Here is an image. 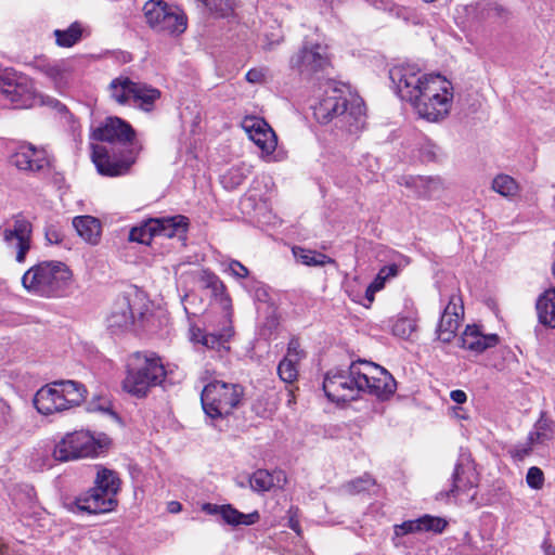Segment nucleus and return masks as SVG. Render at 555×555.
Returning a JSON list of instances; mask_svg holds the SVG:
<instances>
[{"instance_id": "12", "label": "nucleus", "mask_w": 555, "mask_h": 555, "mask_svg": "<svg viewBox=\"0 0 555 555\" xmlns=\"http://www.w3.org/2000/svg\"><path fill=\"white\" fill-rule=\"evenodd\" d=\"M479 475L475 462L468 453H461L451 476V486L436 494L437 501L457 499L462 495H469L470 491L477 488Z\"/></svg>"}, {"instance_id": "50", "label": "nucleus", "mask_w": 555, "mask_h": 555, "mask_svg": "<svg viewBox=\"0 0 555 555\" xmlns=\"http://www.w3.org/2000/svg\"><path fill=\"white\" fill-rule=\"evenodd\" d=\"M413 331V326L410 320L401 319L398 320L392 327V333L396 336L408 337Z\"/></svg>"}, {"instance_id": "20", "label": "nucleus", "mask_w": 555, "mask_h": 555, "mask_svg": "<svg viewBox=\"0 0 555 555\" xmlns=\"http://www.w3.org/2000/svg\"><path fill=\"white\" fill-rule=\"evenodd\" d=\"M34 405L43 415H50L65 410L60 390L55 382L40 388L34 398Z\"/></svg>"}, {"instance_id": "49", "label": "nucleus", "mask_w": 555, "mask_h": 555, "mask_svg": "<svg viewBox=\"0 0 555 555\" xmlns=\"http://www.w3.org/2000/svg\"><path fill=\"white\" fill-rule=\"evenodd\" d=\"M421 531V522L420 518L416 520H408L402 522L401 525H397L395 527L396 535H404L411 532Z\"/></svg>"}, {"instance_id": "62", "label": "nucleus", "mask_w": 555, "mask_h": 555, "mask_svg": "<svg viewBox=\"0 0 555 555\" xmlns=\"http://www.w3.org/2000/svg\"><path fill=\"white\" fill-rule=\"evenodd\" d=\"M548 427L547 421L542 417L537 422L535 429L546 431Z\"/></svg>"}, {"instance_id": "17", "label": "nucleus", "mask_w": 555, "mask_h": 555, "mask_svg": "<svg viewBox=\"0 0 555 555\" xmlns=\"http://www.w3.org/2000/svg\"><path fill=\"white\" fill-rule=\"evenodd\" d=\"M134 137L135 131L131 125L119 117H107L103 125L93 131L95 140L121 145H132Z\"/></svg>"}, {"instance_id": "63", "label": "nucleus", "mask_w": 555, "mask_h": 555, "mask_svg": "<svg viewBox=\"0 0 555 555\" xmlns=\"http://www.w3.org/2000/svg\"><path fill=\"white\" fill-rule=\"evenodd\" d=\"M543 550L544 555H555V548L551 544H548L547 541H544Z\"/></svg>"}, {"instance_id": "9", "label": "nucleus", "mask_w": 555, "mask_h": 555, "mask_svg": "<svg viewBox=\"0 0 555 555\" xmlns=\"http://www.w3.org/2000/svg\"><path fill=\"white\" fill-rule=\"evenodd\" d=\"M0 94L13 108H30L37 103L31 79L10 68L0 72Z\"/></svg>"}, {"instance_id": "52", "label": "nucleus", "mask_w": 555, "mask_h": 555, "mask_svg": "<svg viewBox=\"0 0 555 555\" xmlns=\"http://www.w3.org/2000/svg\"><path fill=\"white\" fill-rule=\"evenodd\" d=\"M46 240L50 244H60L63 242V233L55 227V225H49L46 228Z\"/></svg>"}, {"instance_id": "35", "label": "nucleus", "mask_w": 555, "mask_h": 555, "mask_svg": "<svg viewBox=\"0 0 555 555\" xmlns=\"http://www.w3.org/2000/svg\"><path fill=\"white\" fill-rule=\"evenodd\" d=\"M459 325V318L442 313L437 327L438 339L443 343H450L455 337Z\"/></svg>"}, {"instance_id": "42", "label": "nucleus", "mask_w": 555, "mask_h": 555, "mask_svg": "<svg viewBox=\"0 0 555 555\" xmlns=\"http://www.w3.org/2000/svg\"><path fill=\"white\" fill-rule=\"evenodd\" d=\"M374 483L375 480L370 475L365 474L357 479L349 481L345 488L349 493L356 494L369 490L372 486H374Z\"/></svg>"}, {"instance_id": "55", "label": "nucleus", "mask_w": 555, "mask_h": 555, "mask_svg": "<svg viewBox=\"0 0 555 555\" xmlns=\"http://www.w3.org/2000/svg\"><path fill=\"white\" fill-rule=\"evenodd\" d=\"M289 517H288V527L294 530L297 534L301 533V527L299 524V520L296 516V512H293V509H289Z\"/></svg>"}, {"instance_id": "40", "label": "nucleus", "mask_w": 555, "mask_h": 555, "mask_svg": "<svg viewBox=\"0 0 555 555\" xmlns=\"http://www.w3.org/2000/svg\"><path fill=\"white\" fill-rule=\"evenodd\" d=\"M297 361L291 360V358H283L278 365V374L280 378L291 384L297 379L298 370H297Z\"/></svg>"}, {"instance_id": "15", "label": "nucleus", "mask_w": 555, "mask_h": 555, "mask_svg": "<svg viewBox=\"0 0 555 555\" xmlns=\"http://www.w3.org/2000/svg\"><path fill=\"white\" fill-rule=\"evenodd\" d=\"M31 232V223L21 216L14 218L12 228H7L1 231L7 245L16 249L15 260L18 263H23L26 260V255L30 249Z\"/></svg>"}, {"instance_id": "60", "label": "nucleus", "mask_w": 555, "mask_h": 555, "mask_svg": "<svg viewBox=\"0 0 555 555\" xmlns=\"http://www.w3.org/2000/svg\"><path fill=\"white\" fill-rule=\"evenodd\" d=\"M385 280H380L379 279V275L377 274L376 279L369 285V287H371L372 289H374L375 292L382 289L384 287V284H385Z\"/></svg>"}, {"instance_id": "58", "label": "nucleus", "mask_w": 555, "mask_h": 555, "mask_svg": "<svg viewBox=\"0 0 555 555\" xmlns=\"http://www.w3.org/2000/svg\"><path fill=\"white\" fill-rule=\"evenodd\" d=\"M201 336H206V333L199 328L192 330L191 339L193 343L203 345V339Z\"/></svg>"}, {"instance_id": "10", "label": "nucleus", "mask_w": 555, "mask_h": 555, "mask_svg": "<svg viewBox=\"0 0 555 555\" xmlns=\"http://www.w3.org/2000/svg\"><path fill=\"white\" fill-rule=\"evenodd\" d=\"M101 448V443L89 431L77 430L66 434L62 440L55 444L53 456L55 461L59 462L93 457L98 455Z\"/></svg>"}, {"instance_id": "3", "label": "nucleus", "mask_w": 555, "mask_h": 555, "mask_svg": "<svg viewBox=\"0 0 555 555\" xmlns=\"http://www.w3.org/2000/svg\"><path fill=\"white\" fill-rule=\"evenodd\" d=\"M73 272L67 264L56 260L40 261L22 276L23 287L31 295L43 298H61L67 294Z\"/></svg>"}, {"instance_id": "8", "label": "nucleus", "mask_w": 555, "mask_h": 555, "mask_svg": "<svg viewBox=\"0 0 555 555\" xmlns=\"http://www.w3.org/2000/svg\"><path fill=\"white\" fill-rule=\"evenodd\" d=\"M289 67L304 79H320L331 67L327 48L320 43L304 44L289 59Z\"/></svg>"}, {"instance_id": "33", "label": "nucleus", "mask_w": 555, "mask_h": 555, "mask_svg": "<svg viewBox=\"0 0 555 555\" xmlns=\"http://www.w3.org/2000/svg\"><path fill=\"white\" fill-rule=\"evenodd\" d=\"M293 255L297 261L309 267H323L333 263L334 260L325 254L306 249L304 247H293Z\"/></svg>"}, {"instance_id": "64", "label": "nucleus", "mask_w": 555, "mask_h": 555, "mask_svg": "<svg viewBox=\"0 0 555 555\" xmlns=\"http://www.w3.org/2000/svg\"><path fill=\"white\" fill-rule=\"evenodd\" d=\"M0 555H9V547L1 539H0Z\"/></svg>"}, {"instance_id": "59", "label": "nucleus", "mask_w": 555, "mask_h": 555, "mask_svg": "<svg viewBox=\"0 0 555 555\" xmlns=\"http://www.w3.org/2000/svg\"><path fill=\"white\" fill-rule=\"evenodd\" d=\"M261 78V74L256 69H250L246 74V79L249 82H258Z\"/></svg>"}, {"instance_id": "31", "label": "nucleus", "mask_w": 555, "mask_h": 555, "mask_svg": "<svg viewBox=\"0 0 555 555\" xmlns=\"http://www.w3.org/2000/svg\"><path fill=\"white\" fill-rule=\"evenodd\" d=\"M220 515L227 524L232 525V526L254 525L260 518V515L257 511L249 513V514H244V513H241L240 511H237L236 508L232 507L229 504L221 505Z\"/></svg>"}, {"instance_id": "43", "label": "nucleus", "mask_w": 555, "mask_h": 555, "mask_svg": "<svg viewBox=\"0 0 555 555\" xmlns=\"http://www.w3.org/2000/svg\"><path fill=\"white\" fill-rule=\"evenodd\" d=\"M420 522H421V531H423V530L434 531L437 533L442 532L448 525V522L443 518L434 517L430 515H425V516L421 517Z\"/></svg>"}, {"instance_id": "11", "label": "nucleus", "mask_w": 555, "mask_h": 555, "mask_svg": "<svg viewBox=\"0 0 555 555\" xmlns=\"http://www.w3.org/2000/svg\"><path fill=\"white\" fill-rule=\"evenodd\" d=\"M360 378L362 392L375 396L379 400L389 399L397 389L392 375L380 365L360 359V371H356Z\"/></svg>"}, {"instance_id": "44", "label": "nucleus", "mask_w": 555, "mask_h": 555, "mask_svg": "<svg viewBox=\"0 0 555 555\" xmlns=\"http://www.w3.org/2000/svg\"><path fill=\"white\" fill-rule=\"evenodd\" d=\"M408 262L409 261L406 258L400 256L399 262H392V263L386 264L379 269V271H378L379 279L387 281L390 278L397 276L401 267L408 264Z\"/></svg>"}, {"instance_id": "45", "label": "nucleus", "mask_w": 555, "mask_h": 555, "mask_svg": "<svg viewBox=\"0 0 555 555\" xmlns=\"http://www.w3.org/2000/svg\"><path fill=\"white\" fill-rule=\"evenodd\" d=\"M526 482L531 489H541L544 485L543 472L537 466L530 467L527 472Z\"/></svg>"}, {"instance_id": "32", "label": "nucleus", "mask_w": 555, "mask_h": 555, "mask_svg": "<svg viewBox=\"0 0 555 555\" xmlns=\"http://www.w3.org/2000/svg\"><path fill=\"white\" fill-rule=\"evenodd\" d=\"M281 472L271 474L267 469H257L249 477V486L256 492H267L281 481Z\"/></svg>"}, {"instance_id": "39", "label": "nucleus", "mask_w": 555, "mask_h": 555, "mask_svg": "<svg viewBox=\"0 0 555 555\" xmlns=\"http://www.w3.org/2000/svg\"><path fill=\"white\" fill-rule=\"evenodd\" d=\"M152 218L133 227L129 232V241L149 245L155 234V228L152 227Z\"/></svg>"}, {"instance_id": "6", "label": "nucleus", "mask_w": 555, "mask_h": 555, "mask_svg": "<svg viewBox=\"0 0 555 555\" xmlns=\"http://www.w3.org/2000/svg\"><path fill=\"white\" fill-rule=\"evenodd\" d=\"M356 371H360V359L352 361L347 370L332 369L325 374L322 387L330 401L340 403L358 398L362 386Z\"/></svg>"}, {"instance_id": "24", "label": "nucleus", "mask_w": 555, "mask_h": 555, "mask_svg": "<svg viewBox=\"0 0 555 555\" xmlns=\"http://www.w3.org/2000/svg\"><path fill=\"white\" fill-rule=\"evenodd\" d=\"M162 92L144 82H137L132 102L134 107L151 113L155 109L156 102L160 99Z\"/></svg>"}, {"instance_id": "61", "label": "nucleus", "mask_w": 555, "mask_h": 555, "mask_svg": "<svg viewBox=\"0 0 555 555\" xmlns=\"http://www.w3.org/2000/svg\"><path fill=\"white\" fill-rule=\"evenodd\" d=\"M181 507H182L181 504L177 501H171L168 504V509L170 513H178L181 511Z\"/></svg>"}, {"instance_id": "18", "label": "nucleus", "mask_w": 555, "mask_h": 555, "mask_svg": "<svg viewBox=\"0 0 555 555\" xmlns=\"http://www.w3.org/2000/svg\"><path fill=\"white\" fill-rule=\"evenodd\" d=\"M250 140L267 155L275 151L278 138L271 127L261 118H246L243 122Z\"/></svg>"}, {"instance_id": "19", "label": "nucleus", "mask_w": 555, "mask_h": 555, "mask_svg": "<svg viewBox=\"0 0 555 555\" xmlns=\"http://www.w3.org/2000/svg\"><path fill=\"white\" fill-rule=\"evenodd\" d=\"M500 343L496 334H483L478 325H467L461 336V347L476 354L493 348Z\"/></svg>"}, {"instance_id": "54", "label": "nucleus", "mask_w": 555, "mask_h": 555, "mask_svg": "<svg viewBox=\"0 0 555 555\" xmlns=\"http://www.w3.org/2000/svg\"><path fill=\"white\" fill-rule=\"evenodd\" d=\"M551 439V435L546 431L535 429L534 431L530 433L528 436V441L533 443H544L546 440Z\"/></svg>"}, {"instance_id": "21", "label": "nucleus", "mask_w": 555, "mask_h": 555, "mask_svg": "<svg viewBox=\"0 0 555 555\" xmlns=\"http://www.w3.org/2000/svg\"><path fill=\"white\" fill-rule=\"evenodd\" d=\"M151 224L156 230V236H165L168 238L179 237L180 240H185L189 219L182 215L165 218H152Z\"/></svg>"}, {"instance_id": "13", "label": "nucleus", "mask_w": 555, "mask_h": 555, "mask_svg": "<svg viewBox=\"0 0 555 555\" xmlns=\"http://www.w3.org/2000/svg\"><path fill=\"white\" fill-rule=\"evenodd\" d=\"M137 154L133 147L116 153L103 145H92L91 158L101 176L119 177L130 171Z\"/></svg>"}, {"instance_id": "37", "label": "nucleus", "mask_w": 555, "mask_h": 555, "mask_svg": "<svg viewBox=\"0 0 555 555\" xmlns=\"http://www.w3.org/2000/svg\"><path fill=\"white\" fill-rule=\"evenodd\" d=\"M21 429L12 408L5 402L0 401V431L13 435Z\"/></svg>"}, {"instance_id": "16", "label": "nucleus", "mask_w": 555, "mask_h": 555, "mask_svg": "<svg viewBox=\"0 0 555 555\" xmlns=\"http://www.w3.org/2000/svg\"><path fill=\"white\" fill-rule=\"evenodd\" d=\"M10 163L21 171L33 173L43 171L49 167L46 150L30 143L20 144L11 155Z\"/></svg>"}, {"instance_id": "46", "label": "nucleus", "mask_w": 555, "mask_h": 555, "mask_svg": "<svg viewBox=\"0 0 555 555\" xmlns=\"http://www.w3.org/2000/svg\"><path fill=\"white\" fill-rule=\"evenodd\" d=\"M89 412H104V413H113L111 408V401L104 396H95L88 403Z\"/></svg>"}, {"instance_id": "7", "label": "nucleus", "mask_w": 555, "mask_h": 555, "mask_svg": "<svg viewBox=\"0 0 555 555\" xmlns=\"http://www.w3.org/2000/svg\"><path fill=\"white\" fill-rule=\"evenodd\" d=\"M143 12L149 26L157 33L178 36L186 29L188 17L184 12L163 0L147 1Z\"/></svg>"}, {"instance_id": "23", "label": "nucleus", "mask_w": 555, "mask_h": 555, "mask_svg": "<svg viewBox=\"0 0 555 555\" xmlns=\"http://www.w3.org/2000/svg\"><path fill=\"white\" fill-rule=\"evenodd\" d=\"M77 234L88 244L96 245L101 240L102 227L92 216H77L73 219Z\"/></svg>"}, {"instance_id": "30", "label": "nucleus", "mask_w": 555, "mask_h": 555, "mask_svg": "<svg viewBox=\"0 0 555 555\" xmlns=\"http://www.w3.org/2000/svg\"><path fill=\"white\" fill-rule=\"evenodd\" d=\"M94 485L101 486L102 489L106 490V496H117L120 491L121 480L118 474L106 467H99L94 478Z\"/></svg>"}, {"instance_id": "47", "label": "nucleus", "mask_w": 555, "mask_h": 555, "mask_svg": "<svg viewBox=\"0 0 555 555\" xmlns=\"http://www.w3.org/2000/svg\"><path fill=\"white\" fill-rule=\"evenodd\" d=\"M463 311L464 307L462 299L455 295H452L442 313H448L460 319V317L463 314Z\"/></svg>"}, {"instance_id": "5", "label": "nucleus", "mask_w": 555, "mask_h": 555, "mask_svg": "<svg viewBox=\"0 0 555 555\" xmlns=\"http://www.w3.org/2000/svg\"><path fill=\"white\" fill-rule=\"evenodd\" d=\"M242 397L243 387L241 385L214 380L204 387L201 402L207 416L223 418L240 405Z\"/></svg>"}, {"instance_id": "41", "label": "nucleus", "mask_w": 555, "mask_h": 555, "mask_svg": "<svg viewBox=\"0 0 555 555\" xmlns=\"http://www.w3.org/2000/svg\"><path fill=\"white\" fill-rule=\"evenodd\" d=\"M205 7L212 13L224 17L233 12V0H204Z\"/></svg>"}, {"instance_id": "27", "label": "nucleus", "mask_w": 555, "mask_h": 555, "mask_svg": "<svg viewBox=\"0 0 555 555\" xmlns=\"http://www.w3.org/2000/svg\"><path fill=\"white\" fill-rule=\"evenodd\" d=\"M40 70L54 82L57 89L68 86L73 72L70 65L65 61L42 64Z\"/></svg>"}, {"instance_id": "14", "label": "nucleus", "mask_w": 555, "mask_h": 555, "mask_svg": "<svg viewBox=\"0 0 555 555\" xmlns=\"http://www.w3.org/2000/svg\"><path fill=\"white\" fill-rule=\"evenodd\" d=\"M117 504V496H106V490L94 485L86 493L68 503L67 508L73 513L100 514L114 511Z\"/></svg>"}, {"instance_id": "57", "label": "nucleus", "mask_w": 555, "mask_h": 555, "mask_svg": "<svg viewBox=\"0 0 555 555\" xmlns=\"http://www.w3.org/2000/svg\"><path fill=\"white\" fill-rule=\"evenodd\" d=\"M203 511L206 512L209 515H220L221 512V505L211 504V503H205L203 505Z\"/></svg>"}, {"instance_id": "36", "label": "nucleus", "mask_w": 555, "mask_h": 555, "mask_svg": "<svg viewBox=\"0 0 555 555\" xmlns=\"http://www.w3.org/2000/svg\"><path fill=\"white\" fill-rule=\"evenodd\" d=\"M82 35L81 25L78 22L73 23L67 29L54 30L56 44L64 48H69L76 44Z\"/></svg>"}, {"instance_id": "25", "label": "nucleus", "mask_w": 555, "mask_h": 555, "mask_svg": "<svg viewBox=\"0 0 555 555\" xmlns=\"http://www.w3.org/2000/svg\"><path fill=\"white\" fill-rule=\"evenodd\" d=\"M55 386L65 403V410L79 405L86 399L87 389L81 383L69 379L59 380L55 382Z\"/></svg>"}, {"instance_id": "28", "label": "nucleus", "mask_w": 555, "mask_h": 555, "mask_svg": "<svg viewBox=\"0 0 555 555\" xmlns=\"http://www.w3.org/2000/svg\"><path fill=\"white\" fill-rule=\"evenodd\" d=\"M537 312L540 323L555 328V289H548L539 297Z\"/></svg>"}, {"instance_id": "29", "label": "nucleus", "mask_w": 555, "mask_h": 555, "mask_svg": "<svg viewBox=\"0 0 555 555\" xmlns=\"http://www.w3.org/2000/svg\"><path fill=\"white\" fill-rule=\"evenodd\" d=\"M205 285L210 288L214 296L220 298V304L225 312L228 322H231L232 318V302L230 296L225 293V286L222 281L214 273H207L205 275Z\"/></svg>"}, {"instance_id": "1", "label": "nucleus", "mask_w": 555, "mask_h": 555, "mask_svg": "<svg viewBox=\"0 0 555 555\" xmlns=\"http://www.w3.org/2000/svg\"><path fill=\"white\" fill-rule=\"evenodd\" d=\"M389 78L398 96L409 102L420 117L438 121L449 115L453 86L441 75L423 74L416 65L399 64L389 69Z\"/></svg>"}, {"instance_id": "53", "label": "nucleus", "mask_w": 555, "mask_h": 555, "mask_svg": "<svg viewBox=\"0 0 555 555\" xmlns=\"http://www.w3.org/2000/svg\"><path fill=\"white\" fill-rule=\"evenodd\" d=\"M531 451H532V444L529 441H527L526 444L516 446L509 452H511V455L515 460L522 461L526 456H528L531 453Z\"/></svg>"}, {"instance_id": "51", "label": "nucleus", "mask_w": 555, "mask_h": 555, "mask_svg": "<svg viewBox=\"0 0 555 555\" xmlns=\"http://www.w3.org/2000/svg\"><path fill=\"white\" fill-rule=\"evenodd\" d=\"M229 271L237 279H245L249 274L248 269L237 260H232L229 263Z\"/></svg>"}, {"instance_id": "22", "label": "nucleus", "mask_w": 555, "mask_h": 555, "mask_svg": "<svg viewBox=\"0 0 555 555\" xmlns=\"http://www.w3.org/2000/svg\"><path fill=\"white\" fill-rule=\"evenodd\" d=\"M133 312L127 296L118 297L107 318L108 327L112 331L127 330L133 324Z\"/></svg>"}, {"instance_id": "38", "label": "nucleus", "mask_w": 555, "mask_h": 555, "mask_svg": "<svg viewBox=\"0 0 555 555\" xmlns=\"http://www.w3.org/2000/svg\"><path fill=\"white\" fill-rule=\"evenodd\" d=\"M492 189L504 197H513L519 192L516 180L507 175L496 176L492 181Z\"/></svg>"}, {"instance_id": "48", "label": "nucleus", "mask_w": 555, "mask_h": 555, "mask_svg": "<svg viewBox=\"0 0 555 555\" xmlns=\"http://www.w3.org/2000/svg\"><path fill=\"white\" fill-rule=\"evenodd\" d=\"M305 351L300 348V343L298 338L293 337L287 346V352L284 358H291V360L299 361L305 358Z\"/></svg>"}, {"instance_id": "34", "label": "nucleus", "mask_w": 555, "mask_h": 555, "mask_svg": "<svg viewBox=\"0 0 555 555\" xmlns=\"http://www.w3.org/2000/svg\"><path fill=\"white\" fill-rule=\"evenodd\" d=\"M233 333L234 332L232 326L224 328L220 333H206V336H201V338L203 339V346H205L207 349H212L217 351H228L229 347L227 346V344L233 336Z\"/></svg>"}, {"instance_id": "2", "label": "nucleus", "mask_w": 555, "mask_h": 555, "mask_svg": "<svg viewBox=\"0 0 555 555\" xmlns=\"http://www.w3.org/2000/svg\"><path fill=\"white\" fill-rule=\"evenodd\" d=\"M324 96L314 106L313 115L321 124L336 119V125L349 133H356L364 127V104L359 98H347L344 85L328 80Z\"/></svg>"}, {"instance_id": "56", "label": "nucleus", "mask_w": 555, "mask_h": 555, "mask_svg": "<svg viewBox=\"0 0 555 555\" xmlns=\"http://www.w3.org/2000/svg\"><path fill=\"white\" fill-rule=\"evenodd\" d=\"M450 398L452 399V401H454L459 404H462L467 400L466 393L460 389L452 390L450 393Z\"/></svg>"}, {"instance_id": "26", "label": "nucleus", "mask_w": 555, "mask_h": 555, "mask_svg": "<svg viewBox=\"0 0 555 555\" xmlns=\"http://www.w3.org/2000/svg\"><path fill=\"white\" fill-rule=\"evenodd\" d=\"M135 86L137 81L131 80L127 76H119L111 81L108 91L114 101L125 105L132 101Z\"/></svg>"}, {"instance_id": "4", "label": "nucleus", "mask_w": 555, "mask_h": 555, "mask_svg": "<svg viewBox=\"0 0 555 555\" xmlns=\"http://www.w3.org/2000/svg\"><path fill=\"white\" fill-rule=\"evenodd\" d=\"M165 377L166 370L159 357L138 351L128 359L122 389L131 396L144 398L151 388L160 385Z\"/></svg>"}]
</instances>
